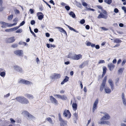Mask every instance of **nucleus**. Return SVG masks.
<instances>
[{
  "label": "nucleus",
  "instance_id": "obj_1",
  "mask_svg": "<svg viewBox=\"0 0 126 126\" xmlns=\"http://www.w3.org/2000/svg\"><path fill=\"white\" fill-rule=\"evenodd\" d=\"M15 99L17 101L22 104H27L29 103L28 100L23 96H17Z\"/></svg>",
  "mask_w": 126,
  "mask_h": 126
},
{
  "label": "nucleus",
  "instance_id": "obj_2",
  "mask_svg": "<svg viewBox=\"0 0 126 126\" xmlns=\"http://www.w3.org/2000/svg\"><path fill=\"white\" fill-rule=\"evenodd\" d=\"M0 24L2 25L1 27L3 28H6V27H10L14 25H16V23H13L12 24H9L8 23L5 22L3 21H1L0 22Z\"/></svg>",
  "mask_w": 126,
  "mask_h": 126
},
{
  "label": "nucleus",
  "instance_id": "obj_3",
  "mask_svg": "<svg viewBox=\"0 0 126 126\" xmlns=\"http://www.w3.org/2000/svg\"><path fill=\"white\" fill-rule=\"evenodd\" d=\"M102 12L103 14L106 15H104L102 13H100V14L97 16V18L99 19L102 18L106 19L107 17V16L106 15H107L106 11L105 10H103L102 11Z\"/></svg>",
  "mask_w": 126,
  "mask_h": 126
},
{
  "label": "nucleus",
  "instance_id": "obj_4",
  "mask_svg": "<svg viewBox=\"0 0 126 126\" xmlns=\"http://www.w3.org/2000/svg\"><path fill=\"white\" fill-rule=\"evenodd\" d=\"M63 114L64 116L65 117H67L68 119L70 118L71 116V114L68 110H64Z\"/></svg>",
  "mask_w": 126,
  "mask_h": 126
},
{
  "label": "nucleus",
  "instance_id": "obj_5",
  "mask_svg": "<svg viewBox=\"0 0 126 126\" xmlns=\"http://www.w3.org/2000/svg\"><path fill=\"white\" fill-rule=\"evenodd\" d=\"M61 77L60 74L54 73L50 77V78L52 79H55L60 78Z\"/></svg>",
  "mask_w": 126,
  "mask_h": 126
},
{
  "label": "nucleus",
  "instance_id": "obj_6",
  "mask_svg": "<svg viewBox=\"0 0 126 126\" xmlns=\"http://www.w3.org/2000/svg\"><path fill=\"white\" fill-rule=\"evenodd\" d=\"M14 53L16 55L22 57L23 56V51L22 50H16L14 51Z\"/></svg>",
  "mask_w": 126,
  "mask_h": 126
},
{
  "label": "nucleus",
  "instance_id": "obj_7",
  "mask_svg": "<svg viewBox=\"0 0 126 126\" xmlns=\"http://www.w3.org/2000/svg\"><path fill=\"white\" fill-rule=\"evenodd\" d=\"M58 117L59 120L61 122L60 125H62L63 124H66L67 122L65 121L61 117L60 113L58 114Z\"/></svg>",
  "mask_w": 126,
  "mask_h": 126
},
{
  "label": "nucleus",
  "instance_id": "obj_8",
  "mask_svg": "<svg viewBox=\"0 0 126 126\" xmlns=\"http://www.w3.org/2000/svg\"><path fill=\"white\" fill-rule=\"evenodd\" d=\"M54 96H56L58 98H60L63 100H66L67 98V97L65 95H62L59 94H56L54 95Z\"/></svg>",
  "mask_w": 126,
  "mask_h": 126
},
{
  "label": "nucleus",
  "instance_id": "obj_9",
  "mask_svg": "<svg viewBox=\"0 0 126 126\" xmlns=\"http://www.w3.org/2000/svg\"><path fill=\"white\" fill-rule=\"evenodd\" d=\"M98 102V99L97 98L95 101L94 103L93 107V112H94L95 109L97 108V105Z\"/></svg>",
  "mask_w": 126,
  "mask_h": 126
},
{
  "label": "nucleus",
  "instance_id": "obj_10",
  "mask_svg": "<svg viewBox=\"0 0 126 126\" xmlns=\"http://www.w3.org/2000/svg\"><path fill=\"white\" fill-rule=\"evenodd\" d=\"M82 55L80 54L78 55L75 54L74 55L72 56V59L74 60H78L82 58Z\"/></svg>",
  "mask_w": 126,
  "mask_h": 126
},
{
  "label": "nucleus",
  "instance_id": "obj_11",
  "mask_svg": "<svg viewBox=\"0 0 126 126\" xmlns=\"http://www.w3.org/2000/svg\"><path fill=\"white\" fill-rule=\"evenodd\" d=\"M50 100L52 103H54L55 105L58 104V101L53 96H50Z\"/></svg>",
  "mask_w": 126,
  "mask_h": 126
},
{
  "label": "nucleus",
  "instance_id": "obj_12",
  "mask_svg": "<svg viewBox=\"0 0 126 126\" xmlns=\"http://www.w3.org/2000/svg\"><path fill=\"white\" fill-rule=\"evenodd\" d=\"M15 40V37H12L7 39L6 40V42L7 43H11L14 42Z\"/></svg>",
  "mask_w": 126,
  "mask_h": 126
},
{
  "label": "nucleus",
  "instance_id": "obj_13",
  "mask_svg": "<svg viewBox=\"0 0 126 126\" xmlns=\"http://www.w3.org/2000/svg\"><path fill=\"white\" fill-rule=\"evenodd\" d=\"M105 115H104L101 118V120H107L110 119V117L108 114L107 113L104 114Z\"/></svg>",
  "mask_w": 126,
  "mask_h": 126
},
{
  "label": "nucleus",
  "instance_id": "obj_14",
  "mask_svg": "<svg viewBox=\"0 0 126 126\" xmlns=\"http://www.w3.org/2000/svg\"><path fill=\"white\" fill-rule=\"evenodd\" d=\"M6 73L5 70L2 68H0V75L3 77H5Z\"/></svg>",
  "mask_w": 126,
  "mask_h": 126
},
{
  "label": "nucleus",
  "instance_id": "obj_15",
  "mask_svg": "<svg viewBox=\"0 0 126 126\" xmlns=\"http://www.w3.org/2000/svg\"><path fill=\"white\" fill-rule=\"evenodd\" d=\"M18 29V27H15L12 28L6 29L5 31L6 32H10L16 30Z\"/></svg>",
  "mask_w": 126,
  "mask_h": 126
},
{
  "label": "nucleus",
  "instance_id": "obj_16",
  "mask_svg": "<svg viewBox=\"0 0 126 126\" xmlns=\"http://www.w3.org/2000/svg\"><path fill=\"white\" fill-rule=\"evenodd\" d=\"M14 68L15 70L19 72H21L22 71V69L18 66H14Z\"/></svg>",
  "mask_w": 126,
  "mask_h": 126
},
{
  "label": "nucleus",
  "instance_id": "obj_17",
  "mask_svg": "<svg viewBox=\"0 0 126 126\" xmlns=\"http://www.w3.org/2000/svg\"><path fill=\"white\" fill-rule=\"evenodd\" d=\"M108 67L110 71H112L115 67L114 65L111 63L108 64Z\"/></svg>",
  "mask_w": 126,
  "mask_h": 126
},
{
  "label": "nucleus",
  "instance_id": "obj_18",
  "mask_svg": "<svg viewBox=\"0 0 126 126\" xmlns=\"http://www.w3.org/2000/svg\"><path fill=\"white\" fill-rule=\"evenodd\" d=\"M57 28L59 30V31L61 32H63L64 34L66 35H67V34L66 32L61 27H58Z\"/></svg>",
  "mask_w": 126,
  "mask_h": 126
},
{
  "label": "nucleus",
  "instance_id": "obj_19",
  "mask_svg": "<svg viewBox=\"0 0 126 126\" xmlns=\"http://www.w3.org/2000/svg\"><path fill=\"white\" fill-rule=\"evenodd\" d=\"M107 70V68L105 66H104L103 68V72L101 77L103 78L105 75Z\"/></svg>",
  "mask_w": 126,
  "mask_h": 126
},
{
  "label": "nucleus",
  "instance_id": "obj_20",
  "mask_svg": "<svg viewBox=\"0 0 126 126\" xmlns=\"http://www.w3.org/2000/svg\"><path fill=\"white\" fill-rule=\"evenodd\" d=\"M65 78L61 82V84L63 85L64 83H65L67 82L68 81L69 78L67 76H66L65 77Z\"/></svg>",
  "mask_w": 126,
  "mask_h": 126
},
{
  "label": "nucleus",
  "instance_id": "obj_21",
  "mask_svg": "<svg viewBox=\"0 0 126 126\" xmlns=\"http://www.w3.org/2000/svg\"><path fill=\"white\" fill-rule=\"evenodd\" d=\"M72 106L73 110L75 111L77 109V104L76 103H73L72 104Z\"/></svg>",
  "mask_w": 126,
  "mask_h": 126
},
{
  "label": "nucleus",
  "instance_id": "obj_22",
  "mask_svg": "<svg viewBox=\"0 0 126 126\" xmlns=\"http://www.w3.org/2000/svg\"><path fill=\"white\" fill-rule=\"evenodd\" d=\"M104 90L106 93L110 94L111 92V90L108 87H106L105 88Z\"/></svg>",
  "mask_w": 126,
  "mask_h": 126
},
{
  "label": "nucleus",
  "instance_id": "obj_23",
  "mask_svg": "<svg viewBox=\"0 0 126 126\" xmlns=\"http://www.w3.org/2000/svg\"><path fill=\"white\" fill-rule=\"evenodd\" d=\"M98 124H106L109 125L110 123L108 121H103L98 122Z\"/></svg>",
  "mask_w": 126,
  "mask_h": 126
},
{
  "label": "nucleus",
  "instance_id": "obj_24",
  "mask_svg": "<svg viewBox=\"0 0 126 126\" xmlns=\"http://www.w3.org/2000/svg\"><path fill=\"white\" fill-rule=\"evenodd\" d=\"M23 113L27 116L28 117H32V115L30 114L27 111H24L23 112Z\"/></svg>",
  "mask_w": 126,
  "mask_h": 126
},
{
  "label": "nucleus",
  "instance_id": "obj_25",
  "mask_svg": "<svg viewBox=\"0 0 126 126\" xmlns=\"http://www.w3.org/2000/svg\"><path fill=\"white\" fill-rule=\"evenodd\" d=\"M25 96L28 98L29 99H33V95L31 94H26L25 95Z\"/></svg>",
  "mask_w": 126,
  "mask_h": 126
},
{
  "label": "nucleus",
  "instance_id": "obj_26",
  "mask_svg": "<svg viewBox=\"0 0 126 126\" xmlns=\"http://www.w3.org/2000/svg\"><path fill=\"white\" fill-rule=\"evenodd\" d=\"M105 84L102 83L100 88V92H102L104 87Z\"/></svg>",
  "mask_w": 126,
  "mask_h": 126
},
{
  "label": "nucleus",
  "instance_id": "obj_27",
  "mask_svg": "<svg viewBox=\"0 0 126 126\" xmlns=\"http://www.w3.org/2000/svg\"><path fill=\"white\" fill-rule=\"evenodd\" d=\"M66 25V26H67L68 27V28L70 30H72V31H74L75 32H77V33L78 32V31L76 30L75 29H74L73 28L70 27L69 26V25Z\"/></svg>",
  "mask_w": 126,
  "mask_h": 126
},
{
  "label": "nucleus",
  "instance_id": "obj_28",
  "mask_svg": "<svg viewBox=\"0 0 126 126\" xmlns=\"http://www.w3.org/2000/svg\"><path fill=\"white\" fill-rule=\"evenodd\" d=\"M32 84V83L31 82L24 79V84H25L26 85H28V84Z\"/></svg>",
  "mask_w": 126,
  "mask_h": 126
},
{
  "label": "nucleus",
  "instance_id": "obj_29",
  "mask_svg": "<svg viewBox=\"0 0 126 126\" xmlns=\"http://www.w3.org/2000/svg\"><path fill=\"white\" fill-rule=\"evenodd\" d=\"M122 42V41L118 38H116L114 39L113 42L114 43H121Z\"/></svg>",
  "mask_w": 126,
  "mask_h": 126
},
{
  "label": "nucleus",
  "instance_id": "obj_30",
  "mask_svg": "<svg viewBox=\"0 0 126 126\" xmlns=\"http://www.w3.org/2000/svg\"><path fill=\"white\" fill-rule=\"evenodd\" d=\"M69 15L73 18H75L76 17V15L72 11L70 12Z\"/></svg>",
  "mask_w": 126,
  "mask_h": 126
},
{
  "label": "nucleus",
  "instance_id": "obj_31",
  "mask_svg": "<svg viewBox=\"0 0 126 126\" xmlns=\"http://www.w3.org/2000/svg\"><path fill=\"white\" fill-rule=\"evenodd\" d=\"M104 1L109 4H110L112 2V0H105Z\"/></svg>",
  "mask_w": 126,
  "mask_h": 126
},
{
  "label": "nucleus",
  "instance_id": "obj_32",
  "mask_svg": "<svg viewBox=\"0 0 126 126\" xmlns=\"http://www.w3.org/2000/svg\"><path fill=\"white\" fill-rule=\"evenodd\" d=\"M18 44L20 45H22L24 46H26L27 44L26 43L21 41L19 42Z\"/></svg>",
  "mask_w": 126,
  "mask_h": 126
},
{
  "label": "nucleus",
  "instance_id": "obj_33",
  "mask_svg": "<svg viewBox=\"0 0 126 126\" xmlns=\"http://www.w3.org/2000/svg\"><path fill=\"white\" fill-rule=\"evenodd\" d=\"M107 76H105L104 79L103 80L102 83H103V84H106V81L107 79Z\"/></svg>",
  "mask_w": 126,
  "mask_h": 126
},
{
  "label": "nucleus",
  "instance_id": "obj_34",
  "mask_svg": "<svg viewBox=\"0 0 126 126\" xmlns=\"http://www.w3.org/2000/svg\"><path fill=\"white\" fill-rule=\"evenodd\" d=\"M13 17V15L12 14L8 16L7 19L8 20H11L12 19Z\"/></svg>",
  "mask_w": 126,
  "mask_h": 126
},
{
  "label": "nucleus",
  "instance_id": "obj_35",
  "mask_svg": "<svg viewBox=\"0 0 126 126\" xmlns=\"http://www.w3.org/2000/svg\"><path fill=\"white\" fill-rule=\"evenodd\" d=\"M24 79H21L18 81V82L19 83L24 84Z\"/></svg>",
  "mask_w": 126,
  "mask_h": 126
},
{
  "label": "nucleus",
  "instance_id": "obj_36",
  "mask_svg": "<svg viewBox=\"0 0 126 126\" xmlns=\"http://www.w3.org/2000/svg\"><path fill=\"white\" fill-rule=\"evenodd\" d=\"M124 68H121L119 69L118 71V73L119 74L122 73L123 72V70H124Z\"/></svg>",
  "mask_w": 126,
  "mask_h": 126
},
{
  "label": "nucleus",
  "instance_id": "obj_37",
  "mask_svg": "<svg viewBox=\"0 0 126 126\" xmlns=\"http://www.w3.org/2000/svg\"><path fill=\"white\" fill-rule=\"evenodd\" d=\"M44 16L43 15H40L38 16V19L39 20H42Z\"/></svg>",
  "mask_w": 126,
  "mask_h": 126
},
{
  "label": "nucleus",
  "instance_id": "obj_38",
  "mask_svg": "<svg viewBox=\"0 0 126 126\" xmlns=\"http://www.w3.org/2000/svg\"><path fill=\"white\" fill-rule=\"evenodd\" d=\"M18 21V19L16 17L13 20V21L14 22H15L14 23H16V25L17 24V22Z\"/></svg>",
  "mask_w": 126,
  "mask_h": 126
},
{
  "label": "nucleus",
  "instance_id": "obj_39",
  "mask_svg": "<svg viewBox=\"0 0 126 126\" xmlns=\"http://www.w3.org/2000/svg\"><path fill=\"white\" fill-rule=\"evenodd\" d=\"M25 23V22L24 21H23L22 22H21L19 26L16 27H18V28L20 26H22L23 25H24V24Z\"/></svg>",
  "mask_w": 126,
  "mask_h": 126
},
{
  "label": "nucleus",
  "instance_id": "obj_40",
  "mask_svg": "<svg viewBox=\"0 0 126 126\" xmlns=\"http://www.w3.org/2000/svg\"><path fill=\"white\" fill-rule=\"evenodd\" d=\"M47 120L50 123H52V121L51 118L49 117L47 118Z\"/></svg>",
  "mask_w": 126,
  "mask_h": 126
},
{
  "label": "nucleus",
  "instance_id": "obj_41",
  "mask_svg": "<svg viewBox=\"0 0 126 126\" xmlns=\"http://www.w3.org/2000/svg\"><path fill=\"white\" fill-rule=\"evenodd\" d=\"M22 30L21 29H19L17 30L16 32V33H21L22 32Z\"/></svg>",
  "mask_w": 126,
  "mask_h": 126
},
{
  "label": "nucleus",
  "instance_id": "obj_42",
  "mask_svg": "<svg viewBox=\"0 0 126 126\" xmlns=\"http://www.w3.org/2000/svg\"><path fill=\"white\" fill-rule=\"evenodd\" d=\"M18 45L17 44H14L11 46V47L13 48H16L17 47Z\"/></svg>",
  "mask_w": 126,
  "mask_h": 126
},
{
  "label": "nucleus",
  "instance_id": "obj_43",
  "mask_svg": "<svg viewBox=\"0 0 126 126\" xmlns=\"http://www.w3.org/2000/svg\"><path fill=\"white\" fill-rule=\"evenodd\" d=\"M85 21L84 19H82L80 21V23L81 24H84L85 22Z\"/></svg>",
  "mask_w": 126,
  "mask_h": 126
},
{
  "label": "nucleus",
  "instance_id": "obj_44",
  "mask_svg": "<svg viewBox=\"0 0 126 126\" xmlns=\"http://www.w3.org/2000/svg\"><path fill=\"white\" fill-rule=\"evenodd\" d=\"M109 83L110 85L113 84V82L111 79H109Z\"/></svg>",
  "mask_w": 126,
  "mask_h": 126
},
{
  "label": "nucleus",
  "instance_id": "obj_45",
  "mask_svg": "<svg viewBox=\"0 0 126 126\" xmlns=\"http://www.w3.org/2000/svg\"><path fill=\"white\" fill-rule=\"evenodd\" d=\"M65 8L67 10V11H69L70 9V7L69 6H66L65 7Z\"/></svg>",
  "mask_w": 126,
  "mask_h": 126
},
{
  "label": "nucleus",
  "instance_id": "obj_46",
  "mask_svg": "<svg viewBox=\"0 0 126 126\" xmlns=\"http://www.w3.org/2000/svg\"><path fill=\"white\" fill-rule=\"evenodd\" d=\"M123 101V103L124 105L125 106L126 105V100L125 99H122Z\"/></svg>",
  "mask_w": 126,
  "mask_h": 126
},
{
  "label": "nucleus",
  "instance_id": "obj_47",
  "mask_svg": "<svg viewBox=\"0 0 126 126\" xmlns=\"http://www.w3.org/2000/svg\"><path fill=\"white\" fill-rule=\"evenodd\" d=\"M122 9L124 11V12L125 13H126V8L125 6H123L122 7Z\"/></svg>",
  "mask_w": 126,
  "mask_h": 126
},
{
  "label": "nucleus",
  "instance_id": "obj_48",
  "mask_svg": "<svg viewBox=\"0 0 126 126\" xmlns=\"http://www.w3.org/2000/svg\"><path fill=\"white\" fill-rule=\"evenodd\" d=\"M105 61L104 60H101L99 61L98 63H105Z\"/></svg>",
  "mask_w": 126,
  "mask_h": 126
},
{
  "label": "nucleus",
  "instance_id": "obj_49",
  "mask_svg": "<svg viewBox=\"0 0 126 126\" xmlns=\"http://www.w3.org/2000/svg\"><path fill=\"white\" fill-rule=\"evenodd\" d=\"M35 23V21L34 20H32L31 22V24L32 25H33Z\"/></svg>",
  "mask_w": 126,
  "mask_h": 126
},
{
  "label": "nucleus",
  "instance_id": "obj_50",
  "mask_svg": "<svg viewBox=\"0 0 126 126\" xmlns=\"http://www.w3.org/2000/svg\"><path fill=\"white\" fill-rule=\"evenodd\" d=\"M114 11L115 13H117L118 12L119 10L118 9L115 8L114 9Z\"/></svg>",
  "mask_w": 126,
  "mask_h": 126
},
{
  "label": "nucleus",
  "instance_id": "obj_51",
  "mask_svg": "<svg viewBox=\"0 0 126 126\" xmlns=\"http://www.w3.org/2000/svg\"><path fill=\"white\" fill-rule=\"evenodd\" d=\"M30 32L34 37H36V36L35 34L32 30H31Z\"/></svg>",
  "mask_w": 126,
  "mask_h": 126
},
{
  "label": "nucleus",
  "instance_id": "obj_52",
  "mask_svg": "<svg viewBox=\"0 0 126 126\" xmlns=\"http://www.w3.org/2000/svg\"><path fill=\"white\" fill-rule=\"evenodd\" d=\"M84 66V63H82V64L79 65V67L80 68H82Z\"/></svg>",
  "mask_w": 126,
  "mask_h": 126
},
{
  "label": "nucleus",
  "instance_id": "obj_53",
  "mask_svg": "<svg viewBox=\"0 0 126 126\" xmlns=\"http://www.w3.org/2000/svg\"><path fill=\"white\" fill-rule=\"evenodd\" d=\"M91 43L89 42H88L86 44L87 46H90L91 45Z\"/></svg>",
  "mask_w": 126,
  "mask_h": 126
},
{
  "label": "nucleus",
  "instance_id": "obj_54",
  "mask_svg": "<svg viewBox=\"0 0 126 126\" xmlns=\"http://www.w3.org/2000/svg\"><path fill=\"white\" fill-rule=\"evenodd\" d=\"M126 62V60H123L122 63V65H123Z\"/></svg>",
  "mask_w": 126,
  "mask_h": 126
},
{
  "label": "nucleus",
  "instance_id": "obj_55",
  "mask_svg": "<svg viewBox=\"0 0 126 126\" xmlns=\"http://www.w3.org/2000/svg\"><path fill=\"white\" fill-rule=\"evenodd\" d=\"M119 78H117L115 81V83L116 84H117L118 83L119 81Z\"/></svg>",
  "mask_w": 126,
  "mask_h": 126
},
{
  "label": "nucleus",
  "instance_id": "obj_56",
  "mask_svg": "<svg viewBox=\"0 0 126 126\" xmlns=\"http://www.w3.org/2000/svg\"><path fill=\"white\" fill-rule=\"evenodd\" d=\"M10 95V94L9 93L8 94H6V95H5L4 96V97H9Z\"/></svg>",
  "mask_w": 126,
  "mask_h": 126
},
{
  "label": "nucleus",
  "instance_id": "obj_57",
  "mask_svg": "<svg viewBox=\"0 0 126 126\" xmlns=\"http://www.w3.org/2000/svg\"><path fill=\"white\" fill-rule=\"evenodd\" d=\"M30 11L31 12V14L33 13L34 12L33 10L32 9H30Z\"/></svg>",
  "mask_w": 126,
  "mask_h": 126
},
{
  "label": "nucleus",
  "instance_id": "obj_58",
  "mask_svg": "<svg viewBox=\"0 0 126 126\" xmlns=\"http://www.w3.org/2000/svg\"><path fill=\"white\" fill-rule=\"evenodd\" d=\"M44 1L45 2L46 4L47 5V6L49 7L50 8H51V6L49 5V4H48L47 2L46 1Z\"/></svg>",
  "mask_w": 126,
  "mask_h": 126
},
{
  "label": "nucleus",
  "instance_id": "obj_59",
  "mask_svg": "<svg viewBox=\"0 0 126 126\" xmlns=\"http://www.w3.org/2000/svg\"><path fill=\"white\" fill-rule=\"evenodd\" d=\"M49 2L51 3L52 4L54 5H55V3L54 2L53 0H50Z\"/></svg>",
  "mask_w": 126,
  "mask_h": 126
},
{
  "label": "nucleus",
  "instance_id": "obj_60",
  "mask_svg": "<svg viewBox=\"0 0 126 126\" xmlns=\"http://www.w3.org/2000/svg\"><path fill=\"white\" fill-rule=\"evenodd\" d=\"M82 5L84 6H87V4L85 2H83Z\"/></svg>",
  "mask_w": 126,
  "mask_h": 126
},
{
  "label": "nucleus",
  "instance_id": "obj_61",
  "mask_svg": "<svg viewBox=\"0 0 126 126\" xmlns=\"http://www.w3.org/2000/svg\"><path fill=\"white\" fill-rule=\"evenodd\" d=\"M111 88L112 90H113L114 89V87L113 84L110 85Z\"/></svg>",
  "mask_w": 126,
  "mask_h": 126
},
{
  "label": "nucleus",
  "instance_id": "obj_62",
  "mask_svg": "<svg viewBox=\"0 0 126 126\" xmlns=\"http://www.w3.org/2000/svg\"><path fill=\"white\" fill-rule=\"evenodd\" d=\"M85 28L86 29L88 30L90 29V26L88 25H87L85 26Z\"/></svg>",
  "mask_w": 126,
  "mask_h": 126
},
{
  "label": "nucleus",
  "instance_id": "obj_63",
  "mask_svg": "<svg viewBox=\"0 0 126 126\" xmlns=\"http://www.w3.org/2000/svg\"><path fill=\"white\" fill-rule=\"evenodd\" d=\"M3 3V1L2 0H0V5L2 6Z\"/></svg>",
  "mask_w": 126,
  "mask_h": 126
},
{
  "label": "nucleus",
  "instance_id": "obj_64",
  "mask_svg": "<svg viewBox=\"0 0 126 126\" xmlns=\"http://www.w3.org/2000/svg\"><path fill=\"white\" fill-rule=\"evenodd\" d=\"M95 47L96 49H99L100 48V46L98 45H97L95 46Z\"/></svg>",
  "mask_w": 126,
  "mask_h": 126
}]
</instances>
